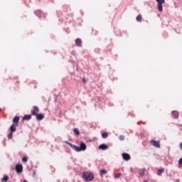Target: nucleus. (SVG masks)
Returning <instances> with one entry per match:
<instances>
[{
    "label": "nucleus",
    "mask_w": 182,
    "mask_h": 182,
    "mask_svg": "<svg viewBox=\"0 0 182 182\" xmlns=\"http://www.w3.org/2000/svg\"><path fill=\"white\" fill-rule=\"evenodd\" d=\"M150 144L154 147H157L158 149H160V141L151 140Z\"/></svg>",
    "instance_id": "obj_5"
},
{
    "label": "nucleus",
    "mask_w": 182,
    "mask_h": 182,
    "mask_svg": "<svg viewBox=\"0 0 182 182\" xmlns=\"http://www.w3.org/2000/svg\"><path fill=\"white\" fill-rule=\"evenodd\" d=\"M156 2H158V4H163L164 2H166L165 0H156Z\"/></svg>",
    "instance_id": "obj_22"
},
{
    "label": "nucleus",
    "mask_w": 182,
    "mask_h": 182,
    "mask_svg": "<svg viewBox=\"0 0 182 182\" xmlns=\"http://www.w3.org/2000/svg\"><path fill=\"white\" fill-rule=\"evenodd\" d=\"M18 125H15L14 124H13L11 127H10V130L11 133H14V132H16V127Z\"/></svg>",
    "instance_id": "obj_12"
},
{
    "label": "nucleus",
    "mask_w": 182,
    "mask_h": 182,
    "mask_svg": "<svg viewBox=\"0 0 182 182\" xmlns=\"http://www.w3.org/2000/svg\"><path fill=\"white\" fill-rule=\"evenodd\" d=\"M124 136L121 135L119 136V140H124Z\"/></svg>",
    "instance_id": "obj_27"
},
{
    "label": "nucleus",
    "mask_w": 182,
    "mask_h": 182,
    "mask_svg": "<svg viewBox=\"0 0 182 182\" xmlns=\"http://www.w3.org/2000/svg\"><path fill=\"white\" fill-rule=\"evenodd\" d=\"M75 45L78 48H82V40L80 38L75 39Z\"/></svg>",
    "instance_id": "obj_9"
},
{
    "label": "nucleus",
    "mask_w": 182,
    "mask_h": 182,
    "mask_svg": "<svg viewBox=\"0 0 182 182\" xmlns=\"http://www.w3.org/2000/svg\"><path fill=\"white\" fill-rule=\"evenodd\" d=\"M73 132H74L75 134H77V136H79L80 134V132H79V129H77V128H75L73 129Z\"/></svg>",
    "instance_id": "obj_18"
},
{
    "label": "nucleus",
    "mask_w": 182,
    "mask_h": 182,
    "mask_svg": "<svg viewBox=\"0 0 182 182\" xmlns=\"http://www.w3.org/2000/svg\"><path fill=\"white\" fill-rule=\"evenodd\" d=\"M1 110H2V109L0 108V112H1Z\"/></svg>",
    "instance_id": "obj_30"
},
{
    "label": "nucleus",
    "mask_w": 182,
    "mask_h": 182,
    "mask_svg": "<svg viewBox=\"0 0 182 182\" xmlns=\"http://www.w3.org/2000/svg\"><path fill=\"white\" fill-rule=\"evenodd\" d=\"M22 161H23V163H26V161H28V157L27 156H23L22 158Z\"/></svg>",
    "instance_id": "obj_23"
},
{
    "label": "nucleus",
    "mask_w": 182,
    "mask_h": 182,
    "mask_svg": "<svg viewBox=\"0 0 182 182\" xmlns=\"http://www.w3.org/2000/svg\"><path fill=\"white\" fill-rule=\"evenodd\" d=\"M109 149V146L106 144H102L99 146L100 150H107Z\"/></svg>",
    "instance_id": "obj_7"
},
{
    "label": "nucleus",
    "mask_w": 182,
    "mask_h": 182,
    "mask_svg": "<svg viewBox=\"0 0 182 182\" xmlns=\"http://www.w3.org/2000/svg\"><path fill=\"white\" fill-rule=\"evenodd\" d=\"M38 113H39V107H38V106H33V110L31 111V115L36 116Z\"/></svg>",
    "instance_id": "obj_4"
},
{
    "label": "nucleus",
    "mask_w": 182,
    "mask_h": 182,
    "mask_svg": "<svg viewBox=\"0 0 182 182\" xmlns=\"http://www.w3.org/2000/svg\"><path fill=\"white\" fill-rule=\"evenodd\" d=\"M141 19H143L141 14L138 15L136 18V21H137V22H141Z\"/></svg>",
    "instance_id": "obj_15"
},
{
    "label": "nucleus",
    "mask_w": 182,
    "mask_h": 182,
    "mask_svg": "<svg viewBox=\"0 0 182 182\" xmlns=\"http://www.w3.org/2000/svg\"><path fill=\"white\" fill-rule=\"evenodd\" d=\"M13 132H10L9 134H8V139H12V136H13V134H12Z\"/></svg>",
    "instance_id": "obj_25"
},
{
    "label": "nucleus",
    "mask_w": 182,
    "mask_h": 182,
    "mask_svg": "<svg viewBox=\"0 0 182 182\" xmlns=\"http://www.w3.org/2000/svg\"><path fill=\"white\" fill-rule=\"evenodd\" d=\"M31 119H32L31 114H27L23 117V120H31Z\"/></svg>",
    "instance_id": "obj_13"
},
{
    "label": "nucleus",
    "mask_w": 182,
    "mask_h": 182,
    "mask_svg": "<svg viewBox=\"0 0 182 182\" xmlns=\"http://www.w3.org/2000/svg\"><path fill=\"white\" fill-rule=\"evenodd\" d=\"M171 114L174 119H178V116H180V114L178 112V111H173Z\"/></svg>",
    "instance_id": "obj_11"
},
{
    "label": "nucleus",
    "mask_w": 182,
    "mask_h": 182,
    "mask_svg": "<svg viewBox=\"0 0 182 182\" xmlns=\"http://www.w3.org/2000/svg\"><path fill=\"white\" fill-rule=\"evenodd\" d=\"M18 123H19V117L16 116L13 119V124L18 126Z\"/></svg>",
    "instance_id": "obj_10"
},
{
    "label": "nucleus",
    "mask_w": 182,
    "mask_h": 182,
    "mask_svg": "<svg viewBox=\"0 0 182 182\" xmlns=\"http://www.w3.org/2000/svg\"><path fill=\"white\" fill-rule=\"evenodd\" d=\"M105 174H107V171H106V169L101 170L100 171L101 177H103V176H105Z\"/></svg>",
    "instance_id": "obj_14"
},
{
    "label": "nucleus",
    "mask_w": 182,
    "mask_h": 182,
    "mask_svg": "<svg viewBox=\"0 0 182 182\" xmlns=\"http://www.w3.org/2000/svg\"><path fill=\"white\" fill-rule=\"evenodd\" d=\"M16 171H17V173H18V174H21V173H22V171H23V166H22V164H18L16 166Z\"/></svg>",
    "instance_id": "obj_3"
},
{
    "label": "nucleus",
    "mask_w": 182,
    "mask_h": 182,
    "mask_svg": "<svg viewBox=\"0 0 182 182\" xmlns=\"http://www.w3.org/2000/svg\"><path fill=\"white\" fill-rule=\"evenodd\" d=\"M65 144H68V146H70V147H71V149H73L75 151H85V150H86V149H87L86 144H85L83 142H82L80 144V147L76 145L72 144V143H70L68 141H65Z\"/></svg>",
    "instance_id": "obj_1"
},
{
    "label": "nucleus",
    "mask_w": 182,
    "mask_h": 182,
    "mask_svg": "<svg viewBox=\"0 0 182 182\" xmlns=\"http://www.w3.org/2000/svg\"><path fill=\"white\" fill-rule=\"evenodd\" d=\"M82 178L85 181H92L93 178H95V176H93V173L92 172H82Z\"/></svg>",
    "instance_id": "obj_2"
},
{
    "label": "nucleus",
    "mask_w": 182,
    "mask_h": 182,
    "mask_svg": "<svg viewBox=\"0 0 182 182\" xmlns=\"http://www.w3.org/2000/svg\"><path fill=\"white\" fill-rule=\"evenodd\" d=\"M180 149L182 150V143L180 144Z\"/></svg>",
    "instance_id": "obj_28"
},
{
    "label": "nucleus",
    "mask_w": 182,
    "mask_h": 182,
    "mask_svg": "<svg viewBox=\"0 0 182 182\" xmlns=\"http://www.w3.org/2000/svg\"><path fill=\"white\" fill-rule=\"evenodd\" d=\"M122 158L124 160H126V161H129V160H130V155L127 153H123Z\"/></svg>",
    "instance_id": "obj_8"
},
{
    "label": "nucleus",
    "mask_w": 182,
    "mask_h": 182,
    "mask_svg": "<svg viewBox=\"0 0 182 182\" xmlns=\"http://www.w3.org/2000/svg\"><path fill=\"white\" fill-rule=\"evenodd\" d=\"M139 174L143 177V176H144V169L139 170Z\"/></svg>",
    "instance_id": "obj_21"
},
{
    "label": "nucleus",
    "mask_w": 182,
    "mask_h": 182,
    "mask_svg": "<svg viewBox=\"0 0 182 182\" xmlns=\"http://www.w3.org/2000/svg\"><path fill=\"white\" fill-rule=\"evenodd\" d=\"M162 173H164V168H161V169L158 170L157 175L158 176H161Z\"/></svg>",
    "instance_id": "obj_16"
},
{
    "label": "nucleus",
    "mask_w": 182,
    "mask_h": 182,
    "mask_svg": "<svg viewBox=\"0 0 182 182\" xmlns=\"http://www.w3.org/2000/svg\"><path fill=\"white\" fill-rule=\"evenodd\" d=\"M109 136V134H107V132H105L102 134V137L103 139H107V137Z\"/></svg>",
    "instance_id": "obj_20"
},
{
    "label": "nucleus",
    "mask_w": 182,
    "mask_h": 182,
    "mask_svg": "<svg viewBox=\"0 0 182 182\" xmlns=\"http://www.w3.org/2000/svg\"><path fill=\"white\" fill-rule=\"evenodd\" d=\"M144 182H147V181H144Z\"/></svg>",
    "instance_id": "obj_29"
},
{
    "label": "nucleus",
    "mask_w": 182,
    "mask_h": 182,
    "mask_svg": "<svg viewBox=\"0 0 182 182\" xmlns=\"http://www.w3.org/2000/svg\"><path fill=\"white\" fill-rule=\"evenodd\" d=\"M158 9L159 12H163V4H158Z\"/></svg>",
    "instance_id": "obj_19"
},
{
    "label": "nucleus",
    "mask_w": 182,
    "mask_h": 182,
    "mask_svg": "<svg viewBox=\"0 0 182 182\" xmlns=\"http://www.w3.org/2000/svg\"><path fill=\"white\" fill-rule=\"evenodd\" d=\"M8 180H9V176H8V175H5L3 178H2V181L6 182L8 181Z\"/></svg>",
    "instance_id": "obj_17"
},
{
    "label": "nucleus",
    "mask_w": 182,
    "mask_h": 182,
    "mask_svg": "<svg viewBox=\"0 0 182 182\" xmlns=\"http://www.w3.org/2000/svg\"><path fill=\"white\" fill-rule=\"evenodd\" d=\"M179 166H182V158H181L178 161Z\"/></svg>",
    "instance_id": "obj_26"
},
{
    "label": "nucleus",
    "mask_w": 182,
    "mask_h": 182,
    "mask_svg": "<svg viewBox=\"0 0 182 182\" xmlns=\"http://www.w3.org/2000/svg\"><path fill=\"white\" fill-rule=\"evenodd\" d=\"M34 116H36V119L39 121L43 120V119H45V114H37Z\"/></svg>",
    "instance_id": "obj_6"
},
{
    "label": "nucleus",
    "mask_w": 182,
    "mask_h": 182,
    "mask_svg": "<svg viewBox=\"0 0 182 182\" xmlns=\"http://www.w3.org/2000/svg\"><path fill=\"white\" fill-rule=\"evenodd\" d=\"M122 176V173H118L114 176V178H119Z\"/></svg>",
    "instance_id": "obj_24"
}]
</instances>
